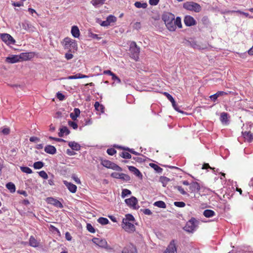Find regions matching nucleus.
Listing matches in <instances>:
<instances>
[{"instance_id":"obj_27","label":"nucleus","mask_w":253,"mask_h":253,"mask_svg":"<svg viewBox=\"0 0 253 253\" xmlns=\"http://www.w3.org/2000/svg\"><path fill=\"white\" fill-rule=\"evenodd\" d=\"M203 215L206 217H211L215 215V212L212 210L207 209L203 212Z\"/></svg>"},{"instance_id":"obj_6","label":"nucleus","mask_w":253,"mask_h":253,"mask_svg":"<svg viewBox=\"0 0 253 253\" xmlns=\"http://www.w3.org/2000/svg\"><path fill=\"white\" fill-rule=\"evenodd\" d=\"M198 223L199 221L196 218L192 217L187 222L184 229L188 232H193L198 226Z\"/></svg>"},{"instance_id":"obj_52","label":"nucleus","mask_w":253,"mask_h":253,"mask_svg":"<svg viewBox=\"0 0 253 253\" xmlns=\"http://www.w3.org/2000/svg\"><path fill=\"white\" fill-rule=\"evenodd\" d=\"M39 175L44 179H47L48 178V175L45 171L44 170H42L39 171Z\"/></svg>"},{"instance_id":"obj_30","label":"nucleus","mask_w":253,"mask_h":253,"mask_svg":"<svg viewBox=\"0 0 253 253\" xmlns=\"http://www.w3.org/2000/svg\"><path fill=\"white\" fill-rule=\"evenodd\" d=\"M112 85H117V84H120L121 80L119 78L116 76L115 74L112 73Z\"/></svg>"},{"instance_id":"obj_45","label":"nucleus","mask_w":253,"mask_h":253,"mask_svg":"<svg viewBox=\"0 0 253 253\" xmlns=\"http://www.w3.org/2000/svg\"><path fill=\"white\" fill-rule=\"evenodd\" d=\"M74 121H75L69 120L68 121V124L70 127H72L74 129H76L78 128V125L77 123Z\"/></svg>"},{"instance_id":"obj_13","label":"nucleus","mask_w":253,"mask_h":253,"mask_svg":"<svg viewBox=\"0 0 253 253\" xmlns=\"http://www.w3.org/2000/svg\"><path fill=\"white\" fill-rule=\"evenodd\" d=\"M201 187L200 184L197 182H192L189 184V187H188V192L191 193L193 192H198L200 191Z\"/></svg>"},{"instance_id":"obj_35","label":"nucleus","mask_w":253,"mask_h":253,"mask_svg":"<svg viewBox=\"0 0 253 253\" xmlns=\"http://www.w3.org/2000/svg\"><path fill=\"white\" fill-rule=\"evenodd\" d=\"M154 205L155 206H157L160 208L166 209V203L163 202V201H157L154 203Z\"/></svg>"},{"instance_id":"obj_42","label":"nucleus","mask_w":253,"mask_h":253,"mask_svg":"<svg viewBox=\"0 0 253 253\" xmlns=\"http://www.w3.org/2000/svg\"><path fill=\"white\" fill-rule=\"evenodd\" d=\"M101 164L105 167L111 169V161L106 160H101Z\"/></svg>"},{"instance_id":"obj_7","label":"nucleus","mask_w":253,"mask_h":253,"mask_svg":"<svg viewBox=\"0 0 253 253\" xmlns=\"http://www.w3.org/2000/svg\"><path fill=\"white\" fill-rule=\"evenodd\" d=\"M0 38L7 45L14 44L16 42L13 38L7 33L0 34Z\"/></svg>"},{"instance_id":"obj_12","label":"nucleus","mask_w":253,"mask_h":253,"mask_svg":"<svg viewBox=\"0 0 253 253\" xmlns=\"http://www.w3.org/2000/svg\"><path fill=\"white\" fill-rule=\"evenodd\" d=\"M46 202L53 206L59 208H63L62 204L58 200L53 197H48L46 199Z\"/></svg>"},{"instance_id":"obj_3","label":"nucleus","mask_w":253,"mask_h":253,"mask_svg":"<svg viewBox=\"0 0 253 253\" xmlns=\"http://www.w3.org/2000/svg\"><path fill=\"white\" fill-rule=\"evenodd\" d=\"M64 48L68 49L71 52H75L78 50V44L75 40H73L69 37L65 38L61 42Z\"/></svg>"},{"instance_id":"obj_50","label":"nucleus","mask_w":253,"mask_h":253,"mask_svg":"<svg viewBox=\"0 0 253 253\" xmlns=\"http://www.w3.org/2000/svg\"><path fill=\"white\" fill-rule=\"evenodd\" d=\"M86 229L89 232L91 233H94L95 232V228L90 223H88L86 224Z\"/></svg>"},{"instance_id":"obj_25","label":"nucleus","mask_w":253,"mask_h":253,"mask_svg":"<svg viewBox=\"0 0 253 253\" xmlns=\"http://www.w3.org/2000/svg\"><path fill=\"white\" fill-rule=\"evenodd\" d=\"M22 28L26 31L34 32L35 28L28 22H25L22 23Z\"/></svg>"},{"instance_id":"obj_31","label":"nucleus","mask_w":253,"mask_h":253,"mask_svg":"<svg viewBox=\"0 0 253 253\" xmlns=\"http://www.w3.org/2000/svg\"><path fill=\"white\" fill-rule=\"evenodd\" d=\"M94 108L97 111H100L101 113L104 112V107L102 105L100 104L99 102H95L94 104Z\"/></svg>"},{"instance_id":"obj_33","label":"nucleus","mask_w":253,"mask_h":253,"mask_svg":"<svg viewBox=\"0 0 253 253\" xmlns=\"http://www.w3.org/2000/svg\"><path fill=\"white\" fill-rule=\"evenodd\" d=\"M220 119L222 123H226L228 121V114L227 113L222 112L220 114Z\"/></svg>"},{"instance_id":"obj_26","label":"nucleus","mask_w":253,"mask_h":253,"mask_svg":"<svg viewBox=\"0 0 253 253\" xmlns=\"http://www.w3.org/2000/svg\"><path fill=\"white\" fill-rule=\"evenodd\" d=\"M87 78H88V76L83 75L81 73H78L74 75L68 76L67 77V79H69V80H74V79Z\"/></svg>"},{"instance_id":"obj_38","label":"nucleus","mask_w":253,"mask_h":253,"mask_svg":"<svg viewBox=\"0 0 253 253\" xmlns=\"http://www.w3.org/2000/svg\"><path fill=\"white\" fill-rule=\"evenodd\" d=\"M111 23V15H109L107 16L106 20L101 21L100 23V25L102 26H107L110 24Z\"/></svg>"},{"instance_id":"obj_15","label":"nucleus","mask_w":253,"mask_h":253,"mask_svg":"<svg viewBox=\"0 0 253 253\" xmlns=\"http://www.w3.org/2000/svg\"><path fill=\"white\" fill-rule=\"evenodd\" d=\"M122 253H138V251L134 245L130 244L124 248Z\"/></svg>"},{"instance_id":"obj_5","label":"nucleus","mask_w":253,"mask_h":253,"mask_svg":"<svg viewBox=\"0 0 253 253\" xmlns=\"http://www.w3.org/2000/svg\"><path fill=\"white\" fill-rule=\"evenodd\" d=\"M183 7L186 10L195 11L198 13L201 10V7L200 4L194 1H187L184 3Z\"/></svg>"},{"instance_id":"obj_21","label":"nucleus","mask_w":253,"mask_h":253,"mask_svg":"<svg viewBox=\"0 0 253 253\" xmlns=\"http://www.w3.org/2000/svg\"><path fill=\"white\" fill-rule=\"evenodd\" d=\"M242 135L245 140L249 142H252L253 140V133H251L250 131H242Z\"/></svg>"},{"instance_id":"obj_39","label":"nucleus","mask_w":253,"mask_h":253,"mask_svg":"<svg viewBox=\"0 0 253 253\" xmlns=\"http://www.w3.org/2000/svg\"><path fill=\"white\" fill-rule=\"evenodd\" d=\"M20 169L22 172L26 173L27 174H31L33 172L32 170L30 168L26 166L20 167Z\"/></svg>"},{"instance_id":"obj_41","label":"nucleus","mask_w":253,"mask_h":253,"mask_svg":"<svg viewBox=\"0 0 253 253\" xmlns=\"http://www.w3.org/2000/svg\"><path fill=\"white\" fill-rule=\"evenodd\" d=\"M175 189H177V190L180 192V194L183 195H186L189 196V194L187 191H185L184 189L181 186H176L175 187Z\"/></svg>"},{"instance_id":"obj_60","label":"nucleus","mask_w":253,"mask_h":253,"mask_svg":"<svg viewBox=\"0 0 253 253\" xmlns=\"http://www.w3.org/2000/svg\"><path fill=\"white\" fill-rule=\"evenodd\" d=\"M210 97L213 101H216L217 97H218L217 92L214 94L211 95Z\"/></svg>"},{"instance_id":"obj_20","label":"nucleus","mask_w":253,"mask_h":253,"mask_svg":"<svg viewBox=\"0 0 253 253\" xmlns=\"http://www.w3.org/2000/svg\"><path fill=\"white\" fill-rule=\"evenodd\" d=\"M44 151L49 154L54 155L56 153L57 150L56 148L51 145H47L44 147Z\"/></svg>"},{"instance_id":"obj_62","label":"nucleus","mask_w":253,"mask_h":253,"mask_svg":"<svg viewBox=\"0 0 253 253\" xmlns=\"http://www.w3.org/2000/svg\"><path fill=\"white\" fill-rule=\"evenodd\" d=\"M134 174L138 177L142 176V175L141 172L139 171V169H137V168H135V171H134Z\"/></svg>"},{"instance_id":"obj_53","label":"nucleus","mask_w":253,"mask_h":253,"mask_svg":"<svg viewBox=\"0 0 253 253\" xmlns=\"http://www.w3.org/2000/svg\"><path fill=\"white\" fill-rule=\"evenodd\" d=\"M56 96L57 98L60 101H63L65 98V96L62 93L59 91L56 93Z\"/></svg>"},{"instance_id":"obj_8","label":"nucleus","mask_w":253,"mask_h":253,"mask_svg":"<svg viewBox=\"0 0 253 253\" xmlns=\"http://www.w3.org/2000/svg\"><path fill=\"white\" fill-rule=\"evenodd\" d=\"M163 253H177V241L173 239L170 241Z\"/></svg>"},{"instance_id":"obj_36","label":"nucleus","mask_w":253,"mask_h":253,"mask_svg":"<svg viewBox=\"0 0 253 253\" xmlns=\"http://www.w3.org/2000/svg\"><path fill=\"white\" fill-rule=\"evenodd\" d=\"M44 166V163L42 161H38L35 162L33 165V167L35 169H41Z\"/></svg>"},{"instance_id":"obj_64","label":"nucleus","mask_w":253,"mask_h":253,"mask_svg":"<svg viewBox=\"0 0 253 253\" xmlns=\"http://www.w3.org/2000/svg\"><path fill=\"white\" fill-rule=\"evenodd\" d=\"M160 0H149V2L150 5H156L158 4Z\"/></svg>"},{"instance_id":"obj_55","label":"nucleus","mask_w":253,"mask_h":253,"mask_svg":"<svg viewBox=\"0 0 253 253\" xmlns=\"http://www.w3.org/2000/svg\"><path fill=\"white\" fill-rule=\"evenodd\" d=\"M174 204L175 206L178 207H184L185 206V204L183 202H175Z\"/></svg>"},{"instance_id":"obj_47","label":"nucleus","mask_w":253,"mask_h":253,"mask_svg":"<svg viewBox=\"0 0 253 253\" xmlns=\"http://www.w3.org/2000/svg\"><path fill=\"white\" fill-rule=\"evenodd\" d=\"M131 194V192L130 190H128V189L125 188L123 189V191L122 192V197L123 198H125L127 195H130Z\"/></svg>"},{"instance_id":"obj_34","label":"nucleus","mask_w":253,"mask_h":253,"mask_svg":"<svg viewBox=\"0 0 253 253\" xmlns=\"http://www.w3.org/2000/svg\"><path fill=\"white\" fill-rule=\"evenodd\" d=\"M97 221L98 223L101 224V225H105L109 223V220L105 217H100L97 219Z\"/></svg>"},{"instance_id":"obj_17","label":"nucleus","mask_w":253,"mask_h":253,"mask_svg":"<svg viewBox=\"0 0 253 253\" xmlns=\"http://www.w3.org/2000/svg\"><path fill=\"white\" fill-rule=\"evenodd\" d=\"M19 55H11L6 57L5 61L7 63L14 64L20 61Z\"/></svg>"},{"instance_id":"obj_10","label":"nucleus","mask_w":253,"mask_h":253,"mask_svg":"<svg viewBox=\"0 0 253 253\" xmlns=\"http://www.w3.org/2000/svg\"><path fill=\"white\" fill-rule=\"evenodd\" d=\"M125 203L127 206L132 207L133 209H137L136 205L138 204V200L135 197L132 196L128 199H126Z\"/></svg>"},{"instance_id":"obj_51","label":"nucleus","mask_w":253,"mask_h":253,"mask_svg":"<svg viewBox=\"0 0 253 253\" xmlns=\"http://www.w3.org/2000/svg\"><path fill=\"white\" fill-rule=\"evenodd\" d=\"M48 139L51 140H54V141H56L57 142H66V141L62 138H56V137H52V136H49L48 137Z\"/></svg>"},{"instance_id":"obj_46","label":"nucleus","mask_w":253,"mask_h":253,"mask_svg":"<svg viewBox=\"0 0 253 253\" xmlns=\"http://www.w3.org/2000/svg\"><path fill=\"white\" fill-rule=\"evenodd\" d=\"M88 36L89 37L91 38L94 39H96L99 40L101 39L100 37H98V35L95 34L93 33L91 30H88Z\"/></svg>"},{"instance_id":"obj_54","label":"nucleus","mask_w":253,"mask_h":253,"mask_svg":"<svg viewBox=\"0 0 253 253\" xmlns=\"http://www.w3.org/2000/svg\"><path fill=\"white\" fill-rule=\"evenodd\" d=\"M188 44L193 48H198L199 47V45L194 41H188Z\"/></svg>"},{"instance_id":"obj_44","label":"nucleus","mask_w":253,"mask_h":253,"mask_svg":"<svg viewBox=\"0 0 253 253\" xmlns=\"http://www.w3.org/2000/svg\"><path fill=\"white\" fill-rule=\"evenodd\" d=\"M10 132V129L8 127H4L3 128H1V129H0V132L4 135L9 134Z\"/></svg>"},{"instance_id":"obj_4","label":"nucleus","mask_w":253,"mask_h":253,"mask_svg":"<svg viewBox=\"0 0 253 253\" xmlns=\"http://www.w3.org/2000/svg\"><path fill=\"white\" fill-rule=\"evenodd\" d=\"M129 51L131 58L134 59L135 61H138L140 53V48L137 45L135 42H132L130 44Z\"/></svg>"},{"instance_id":"obj_19","label":"nucleus","mask_w":253,"mask_h":253,"mask_svg":"<svg viewBox=\"0 0 253 253\" xmlns=\"http://www.w3.org/2000/svg\"><path fill=\"white\" fill-rule=\"evenodd\" d=\"M70 133V131L66 126H62L59 128V132L58 133L60 137H63L64 135H68Z\"/></svg>"},{"instance_id":"obj_11","label":"nucleus","mask_w":253,"mask_h":253,"mask_svg":"<svg viewBox=\"0 0 253 253\" xmlns=\"http://www.w3.org/2000/svg\"><path fill=\"white\" fill-rule=\"evenodd\" d=\"M112 176L113 178L123 179V181H129L130 177L129 175L123 173H112Z\"/></svg>"},{"instance_id":"obj_22","label":"nucleus","mask_w":253,"mask_h":253,"mask_svg":"<svg viewBox=\"0 0 253 253\" xmlns=\"http://www.w3.org/2000/svg\"><path fill=\"white\" fill-rule=\"evenodd\" d=\"M68 146L72 150L74 151H79L81 147V145L75 141H69L68 142Z\"/></svg>"},{"instance_id":"obj_40","label":"nucleus","mask_w":253,"mask_h":253,"mask_svg":"<svg viewBox=\"0 0 253 253\" xmlns=\"http://www.w3.org/2000/svg\"><path fill=\"white\" fill-rule=\"evenodd\" d=\"M149 166L153 168V169H154L155 170H156L157 172H161L163 170V169H161L160 167L157 165V164H156L150 163L149 164Z\"/></svg>"},{"instance_id":"obj_58","label":"nucleus","mask_w":253,"mask_h":253,"mask_svg":"<svg viewBox=\"0 0 253 253\" xmlns=\"http://www.w3.org/2000/svg\"><path fill=\"white\" fill-rule=\"evenodd\" d=\"M72 178L75 180V181L77 184H81V183L80 179L78 177H77L76 174H72Z\"/></svg>"},{"instance_id":"obj_28","label":"nucleus","mask_w":253,"mask_h":253,"mask_svg":"<svg viewBox=\"0 0 253 253\" xmlns=\"http://www.w3.org/2000/svg\"><path fill=\"white\" fill-rule=\"evenodd\" d=\"M29 245L31 247L36 248L39 246V243L34 236H31L29 239Z\"/></svg>"},{"instance_id":"obj_18","label":"nucleus","mask_w":253,"mask_h":253,"mask_svg":"<svg viewBox=\"0 0 253 253\" xmlns=\"http://www.w3.org/2000/svg\"><path fill=\"white\" fill-rule=\"evenodd\" d=\"M63 183L67 187L70 192L72 193H75L76 192L77 187L76 185L73 184L71 182H68L66 180H64Z\"/></svg>"},{"instance_id":"obj_2","label":"nucleus","mask_w":253,"mask_h":253,"mask_svg":"<svg viewBox=\"0 0 253 253\" xmlns=\"http://www.w3.org/2000/svg\"><path fill=\"white\" fill-rule=\"evenodd\" d=\"M135 219L133 215L130 214H126L125 217L123 219L122 227L125 232L132 233L135 230Z\"/></svg>"},{"instance_id":"obj_32","label":"nucleus","mask_w":253,"mask_h":253,"mask_svg":"<svg viewBox=\"0 0 253 253\" xmlns=\"http://www.w3.org/2000/svg\"><path fill=\"white\" fill-rule=\"evenodd\" d=\"M135 7L137 8H146L148 6L147 2H141V1H136L134 3Z\"/></svg>"},{"instance_id":"obj_23","label":"nucleus","mask_w":253,"mask_h":253,"mask_svg":"<svg viewBox=\"0 0 253 253\" xmlns=\"http://www.w3.org/2000/svg\"><path fill=\"white\" fill-rule=\"evenodd\" d=\"M71 34L72 36L76 38H79L80 36V32L77 26H73L71 28Z\"/></svg>"},{"instance_id":"obj_43","label":"nucleus","mask_w":253,"mask_h":253,"mask_svg":"<svg viewBox=\"0 0 253 253\" xmlns=\"http://www.w3.org/2000/svg\"><path fill=\"white\" fill-rule=\"evenodd\" d=\"M113 146L114 148H119L121 149L126 150V151H127L133 154H136V155L137 154V152H135V151H133V149H130L128 148H123V147H122V146H116L115 145H114Z\"/></svg>"},{"instance_id":"obj_24","label":"nucleus","mask_w":253,"mask_h":253,"mask_svg":"<svg viewBox=\"0 0 253 253\" xmlns=\"http://www.w3.org/2000/svg\"><path fill=\"white\" fill-rule=\"evenodd\" d=\"M80 110L79 108H75L74 109V113H70V117L73 121H75L80 116Z\"/></svg>"},{"instance_id":"obj_29","label":"nucleus","mask_w":253,"mask_h":253,"mask_svg":"<svg viewBox=\"0 0 253 253\" xmlns=\"http://www.w3.org/2000/svg\"><path fill=\"white\" fill-rule=\"evenodd\" d=\"M6 187L9 190L11 193H14L15 192L16 187L14 184L11 182H8L6 184Z\"/></svg>"},{"instance_id":"obj_56","label":"nucleus","mask_w":253,"mask_h":253,"mask_svg":"<svg viewBox=\"0 0 253 253\" xmlns=\"http://www.w3.org/2000/svg\"><path fill=\"white\" fill-rule=\"evenodd\" d=\"M29 140L32 142H36L40 141V138L36 136H32L30 138Z\"/></svg>"},{"instance_id":"obj_16","label":"nucleus","mask_w":253,"mask_h":253,"mask_svg":"<svg viewBox=\"0 0 253 253\" xmlns=\"http://www.w3.org/2000/svg\"><path fill=\"white\" fill-rule=\"evenodd\" d=\"M184 22L185 25L187 26H191L196 25V22L194 17L191 16H185L184 19Z\"/></svg>"},{"instance_id":"obj_9","label":"nucleus","mask_w":253,"mask_h":253,"mask_svg":"<svg viewBox=\"0 0 253 253\" xmlns=\"http://www.w3.org/2000/svg\"><path fill=\"white\" fill-rule=\"evenodd\" d=\"M19 55L20 61L29 60L35 56V53L34 52H22Z\"/></svg>"},{"instance_id":"obj_37","label":"nucleus","mask_w":253,"mask_h":253,"mask_svg":"<svg viewBox=\"0 0 253 253\" xmlns=\"http://www.w3.org/2000/svg\"><path fill=\"white\" fill-rule=\"evenodd\" d=\"M105 0H92L91 3L95 7H97L99 5L104 3Z\"/></svg>"},{"instance_id":"obj_63","label":"nucleus","mask_w":253,"mask_h":253,"mask_svg":"<svg viewBox=\"0 0 253 253\" xmlns=\"http://www.w3.org/2000/svg\"><path fill=\"white\" fill-rule=\"evenodd\" d=\"M65 238L67 241H70L72 240V237L69 232H66Z\"/></svg>"},{"instance_id":"obj_48","label":"nucleus","mask_w":253,"mask_h":253,"mask_svg":"<svg viewBox=\"0 0 253 253\" xmlns=\"http://www.w3.org/2000/svg\"><path fill=\"white\" fill-rule=\"evenodd\" d=\"M120 156L121 157L126 159H130L131 157V154L128 153V152H122L120 154Z\"/></svg>"},{"instance_id":"obj_57","label":"nucleus","mask_w":253,"mask_h":253,"mask_svg":"<svg viewBox=\"0 0 253 253\" xmlns=\"http://www.w3.org/2000/svg\"><path fill=\"white\" fill-rule=\"evenodd\" d=\"M112 169L117 170L118 171L122 170V169L120 167L116 165V164L114 163H112Z\"/></svg>"},{"instance_id":"obj_1","label":"nucleus","mask_w":253,"mask_h":253,"mask_svg":"<svg viewBox=\"0 0 253 253\" xmlns=\"http://www.w3.org/2000/svg\"><path fill=\"white\" fill-rule=\"evenodd\" d=\"M162 19L169 31H175L176 27L178 28H181L182 27L180 17H177L175 19V16L172 13L165 12L162 16Z\"/></svg>"},{"instance_id":"obj_49","label":"nucleus","mask_w":253,"mask_h":253,"mask_svg":"<svg viewBox=\"0 0 253 253\" xmlns=\"http://www.w3.org/2000/svg\"><path fill=\"white\" fill-rule=\"evenodd\" d=\"M49 230L53 233H56L59 236H60V232L59 229L53 225H50Z\"/></svg>"},{"instance_id":"obj_61","label":"nucleus","mask_w":253,"mask_h":253,"mask_svg":"<svg viewBox=\"0 0 253 253\" xmlns=\"http://www.w3.org/2000/svg\"><path fill=\"white\" fill-rule=\"evenodd\" d=\"M74 150H72V149H68L66 151V153L69 156H73L75 155L76 153L74 151Z\"/></svg>"},{"instance_id":"obj_14","label":"nucleus","mask_w":253,"mask_h":253,"mask_svg":"<svg viewBox=\"0 0 253 253\" xmlns=\"http://www.w3.org/2000/svg\"><path fill=\"white\" fill-rule=\"evenodd\" d=\"M93 243L101 248H106L107 246V243L105 239H100L98 238H93L92 239Z\"/></svg>"},{"instance_id":"obj_59","label":"nucleus","mask_w":253,"mask_h":253,"mask_svg":"<svg viewBox=\"0 0 253 253\" xmlns=\"http://www.w3.org/2000/svg\"><path fill=\"white\" fill-rule=\"evenodd\" d=\"M142 211L144 214L146 215H151L152 214L151 210L149 209H143L142 210Z\"/></svg>"}]
</instances>
